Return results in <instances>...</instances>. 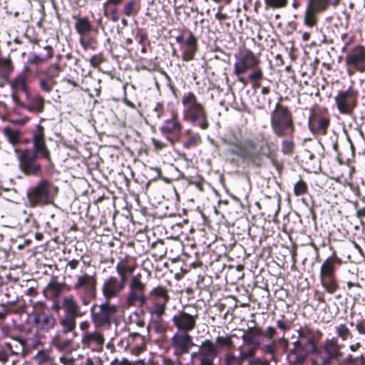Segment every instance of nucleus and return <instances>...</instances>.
<instances>
[{
    "mask_svg": "<svg viewBox=\"0 0 365 365\" xmlns=\"http://www.w3.org/2000/svg\"><path fill=\"white\" fill-rule=\"evenodd\" d=\"M354 326L359 334L365 335V319L357 321Z\"/></svg>",
    "mask_w": 365,
    "mask_h": 365,
    "instance_id": "603ef678",
    "label": "nucleus"
},
{
    "mask_svg": "<svg viewBox=\"0 0 365 365\" xmlns=\"http://www.w3.org/2000/svg\"><path fill=\"white\" fill-rule=\"evenodd\" d=\"M128 287L129 290L125 299L126 307H143L147 301L145 295L146 285L141 281L140 274L130 278Z\"/></svg>",
    "mask_w": 365,
    "mask_h": 365,
    "instance_id": "423d86ee",
    "label": "nucleus"
},
{
    "mask_svg": "<svg viewBox=\"0 0 365 365\" xmlns=\"http://www.w3.org/2000/svg\"><path fill=\"white\" fill-rule=\"evenodd\" d=\"M152 143H153V146L158 150H161L166 146V144L165 143H163L155 138H152Z\"/></svg>",
    "mask_w": 365,
    "mask_h": 365,
    "instance_id": "052dcab7",
    "label": "nucleus"
},
{
    "mask_svg": "<svg viewBox=\"0 0 365 365\" xmlns=\"http://www.w3.org/2000/svg\"><path fill=\"white\" fill-rule=\"evenodd\" d=\"M294 143L291 140H286L282 141V151L284 154H291L293 152Z\"/></svg>",
    "mask_w": 365,
    "mask_h": 365,
    "instance_id": "de8ad7c7",
    "label": "nucleus"
},
{
    "mask_svg": "<svg viewBox=\"0 0 365 365\" xmlns=\"http://www.w3.org/2000/svg\"><path fill=\"white\" fill-rule=\"evenodd\" d=\"M9 121L14 125H24L29 121V118L24 117L17 119H10Z\"/></svg>",
    "mask_w": 365,
    "mask_h": 365,
    "instance_id": "5fc2aeb1",
    "label": "nucleus"
},
{
    "mask_svg": "<svg viewBox=\"0 0 365 365\" xmlns=\"http://www.w3.org/2000/svg\"><path fill=\"white\" fill-rule=\"evenodd\" d=\"M80 43L85 50H94L97 46V42L94 38H85L83 36L80 38Z\"/></svg>",
    "mask_w": 365,
    "mask_h": 365,
    "instance_id": "58836bf2",
    "label": "nucleus"
},
{
    "mask_svg": "<svg viewBox=\"0 0 365 365\" xmlns=\"http://www.w3.org/2000/svg\"><path fill=\"white\" fill-rule=\"evenodd\" d=\"M12 69L13 66L10 59L0 58V77L9 75Z\"/></svg>",
    "mask_w": 365,
    "mask_h": 365,
    "instance_id": "f704fd0d",
    "label": "nucleus"
},
{
    "mask_svg": "<svg viewBox=\"0 0 365 365\" xmlns=\"http://www.w3.org/2000/svg\"><path fill=\"white\" fill-rule=\"evenodd\" d=\"M182 104L184 108L185 118L192 123H198L202 129L208 128L207 120V113L204 106L200 103L196 96L188 92L183 95L182 98Z\"/></svg>",
    "mask_w": 365,
    "mask_h": 365,
    "instance_id": "7ed1b4c3",
    "label": "nucleus"
},
{
    "mask_svg": "<svg viewBox=\"0 0 365 365\" xmlns=\"http://www.w3.org/2000/svg\"><path fill=\"white\" fill-rule=\"evenodd\" d=\"M240 354L239 356V359L241 361H242L248 358H250V359L252 358H254L253 356L255 354V351L252 348L247 351H242V347H240Z\"/></svg>",
    "mask_w": 365,
    "mask_h": 365,
    "instance_id": "09e8293b",
    "label": "nucleus"
},
{
    "mask_svg": "<svg viewBox=\"0 0 365 365\" xmlns=\"http://www.w3.org/2000/svg\"><path fill=\"white\" fill-rule=\"evenodd\" d=\"M287 0H264L266 8L279 9L287 5Z\"/></svg>",
    "mask_w": 365,
    "mask_h": 365,
    "instance_id": "79ce46f5",
    "label": "nucleus"
},
{
    "mask_svg": "<svg viewBox=\"0 0 365 365\" xmlns=\"http://www.w3.org/2000/svg\"><path fill=\"white\" fill-rule=\"evenodd\" d=\"M34 321L36 327L44 331H48L53 329L56 325V319L54 317L45 313L37 314Z\"/></svg>",
    "mask_w": 365,
    "mask_h": 365,
    "instance_id": "4be33fe9",
    "label": "nucleus"
},
{
    "mask_svg": "<svg viewBox=\"0 0 365 365\" xmlns=\"http://www.w3.org/2000/svg\"><path fill=\"white\" fill-rule=\"evenodd\" d=\"M234 73L240 76L245 74L249 69L257 67L260 60L252 51L244 48L235 55Z\"/></svg>",
    "mask_w": 365,
    "mask_h": 365,
    "instance_id": "6e6552de",
    "label": "nucleus"
},
{
    "mask_svg": "<svg viewBox=\"0 0 365 365\" xmlns=\"http://www.w3.org/2000/svg\"><path fill=\"white\" fill-rule=\"evenodd\" d=\"M8 349L14 354L22 353L26 346V341L20 336H12L11 341L6 344Z\"/></svg>",
    "mask_w": 365,
    "mask_h": 365,
    "instance_id": "393cba45",
    "label": "nucleus"
},
{
    "mask_svg": "<svg viewBox=\"0 0 365 365\" xmlns=\"http://www.w3.org/2000/svg\"><path fill=\"white\" fill-rule=\"evenodd\" d=\"M56 85V79H51L46 76L39 79V88L43 92L51 93Z\"/></svg>",
    "mask_w": 365,
    "mask_h": 365,
    "instance_id": "7c9ffc66",
    "label": "nucleus"
},
{
    "mask_svg": "<svg viewBox=\"0 0 365 365\" xmlns=\"http://www.w3.org/2000/svg\"><path fill=\"white\" fill-rule=\"evenodd\" d=\"M110 365H135V364L126 359H123L122 360H118L117 359H115L110 362Z\"/></svg>",
    "mask_w": 365,
    "mask_h": 365,
    "instance_id": "6e6d98bb",
    "label": "nucleus"
},
{
    "mask_svg": "<svg viewBox=\"0 0 365 365\" xmlns=\"http://www.w3.org/2000/svg\"><path fill=\"white\" fill-rule=\"evenodd\" d=\"M241 361L238 357L235 356L232 354H227L225 356V365H237Z\"/></svg>",
    "mask_w": 365,
    "mask_h": 365,
    "instance_id": "3c124183",
    "label": "nucleus"
},
{
    "mask_svg": "<svg viewBox=\"0 0 365 365\" xmlns=\"http://www.w3.org/2000/svg\"><path fill=\"white\" fill-rule=\"evenodd\" d=\"M250 365H269V362L267 361H262L259 358H252L250 359Z\"/></svg>",
    "mask_w": 365,
    "mask_h": 365,
    "instance_id": "13d9d810",
    "label": "nucleus"
},
{
    "mask_svg": "<svg viewBox=\"0 0 365 365\" xmlns=\"http://www.w3.org/2000/svg\"><path fill=\"white\" fill-rule=\"evenodd\" d=\"M164 114V106L162 103H158L150 112V115L158 120L160 119Z\"/></svg>",
    "mask_w": 365,
    "mask_h": 365,
    "instance_id": "37998d69",
    "label": "nucleus"
},
{
    "mask_svg": "<svg viewBox=\"0 0 365 365\" xmlns=\"http://www.w3.org/2000/svg\"><path fill=\"white\" fill-rule=\"evenodd\" d=\"M335 331L338 337L341 338L343 341L347 339V338L351 335L349 329L344 324H340L335 327Z\"/></svg>",
    "mask_w": 365,
    "mask_h": 365,
    "instance_id": "e433bc0d",
    "label": "nucleus"
},
{
    "mask_svg": "<svg viewBox=\"0 0 365 365\" xmlns=\"http://www.w3.org/2000/svg\"><path fill=\"white\" fill-rule=\"evenodd\" d=\"M31 142L33 143L31 150L35 151L47 161L51 162V153L46 143V135L42 125H37L36 130L33 133Z\"/></svg>",
    "mask_w": 365,
    "mask_h": 365,
    "instance_id": "2eb2a0df",
    "label": "nucleus"
},
{
    "mask_svg": "<svg viewBox=\"0 0 365 365\" xmlns=\"http://www.w3.org/2000/svg\"><path fill=\"white\" fill-rule=\"evenodd\" d=\"M62 307L65 309L67 315L74 317L81 316L80 306L72 295H67L63 298Z\"/></svg>",
    "mask_w": 365,
    "mask_h": 365,
    "instance_id": "5701e85b",
    "label": "nucleus"
},
{
    "mask_svg": "<svg viewBox=\"0 0 365 365\" xmlns=\"http://www.w3.org/2000/svg\"><path fill=\"white\" fill-rule=\"evenodd\" d=\"M40 73L44 75L47 78H51V79H56V77L59 76L60 73V68L56 64L51 65L46 70H42Z\"/></svg>",
    "mask_w": 365,
    "mask_h": 365,
    "instance_id": "c9c22d12",
    "label": "nucleus"
},
{
    "mask_svg": "<svg viewBox=\"0 0 365 365\" xmlns=\"http://www.w3.org/2000/svg\"><path fill=\"white\" fill-rule=\"evenodd\" d=\"M277 326L279 329H282V330H287L289 329V325L285 322H284L283 320H277Z\"/></svg>",
    "mask_w": 365,
    "mask_h": 365,
    "instance_id": "338daca9",
    "label": "nucleus"
},
{
    "mask_svg": "<svg viewBox=\"0 0 365 365\" xmlns=\"http://www.w3.org/2000/svg\"><path fill=\"white\" fill-rule=\"evenodd\" d=\"M184 51L182 54V60L183 61H190L193 58L195 51H196V47L194 46H185L184 47Z\"/></svg>",
    "mask_w": 365,
    "mask_h": 365,
    "instance_id": "c03bdc74",
    "label": "nucleus"
},
{
    "mask_svg": "<svg viewBox=\"0 0 365 365\" xmlns=\"http://www.w3.org/2000/svg\"><path fill=\"white\" fill-rule=\"evenodd\" d=\"M307 192V183L299 180H298L294 186V193L297 196H299L305 194Z\"/></svg>",
    "mask_w": 365,
    "mask_h": 365,
    "instance_id": "ea45409f",
    "label": "nucleus"
},
{
    "mask_svg": "<svg viewBox=\"0 0 365 365\" xmlns=\"http://www.w3.org/2000/svg\"><path fill=\"white\" fill-rule=\"evenodd\" d=\"M225 143L232 148L230 152L237 155L243 160L255 165H260L262 163V156L253 140L247 139L241 143L237 138H226Z\"/></svg>",
    "mask_w": 365,
    "mask_h": 365,
    "instance_id": "f03ea898",
    "label": "nucleus"
},
{
    "mask_svg": "<svg viewBox=\"0 0 365 365\" xmlns=\"http://www.w3.org/2000/svg\"><path fill=\"white\" fill-rule=\"evenodd\" d=\"M97 279L95 274L84 273L78 275L73 284V289L78 294L84 306L90 304L96 297Z\"/></svg>",
    "mask_w": 365,
    "mask_h": 365,
    "instance_id": "39448f33",
    "label": "nucleus"
},
{
    "mask_svg": "<svg viewBox=\"0 0 365 365\" xmlns=\"http://www.w3.org/2000/svg\"><path fill=\"white\" fill-rule=\"evenodd\" d=\"M276 333V329L273 327H268L264 331V336L268 339H272Z\"/></svg>",
    "mask_w": 365,
    "mask_h": 365,
    "instance_id": "4d7b16f0",
    "label": "nucleus"
},
{
    "mask_svg": "<svg viewBox=\"0 0 365 365\" xmlns=\"http://www.w3.org/2000/svg\"><path fill=\"white\" fill-rule=\"evenodd\" d=\"M335 271L334 261L331 258L327 259L320 268V282L329 294H334L339 287L335 277Z\"/></svg>",
    "mask_w": 365,
    "mask_h": 365,
    "instance_id": "9b49d317",
    "label": "nucleus"
},
{
    "mask_svg": "<svg viewBox=\"0 0 365 365\" xmlns=\"http://www.w3.org/2000/svg\"><path fill=\"white\" fill-rule=\"evenodd\" d=\"M219 354L218 349L210 340H205L199 346L197 352L192 354V357L196 356L200 360V365H214V360Z\"/></svg>",
    "mask_w": 365,
    "mask_h": 365,
    "instance_id": "4468645a",
    "label": "nucleus"
},
{
    "mask_svg": "<svg viewBox=\"0 0 365 365\" xmlns=\"http://www.w3.org/2000/svg\"><path fill=\"white\" fill-rule=\"evenodd\" d=\"M125 284L115 277L111 276L105 279L101 287V292L107 302L118 297L125 289Z\"/></svg>",
    "mask_w": 365,
    "mask_h": 365,
    "instance_id": "a211bd4d",
    "label": "nucleus"
},
{
    "mask_svg": "<svg viewBox=\"0 0 365 365\" xmlns=\"http://www.w3.org/2000/svg\"><path fill=\"white\" fill-rule=\"evenodd\" d=\"M39 155L31 149L21 150L18 155V160L21 172L29 176L38 175L42 170L41 165L37 162Z\"/></svg>",
    "mask_w": 365,
    "mask_h": 365,
    "instance_id": "0eeeda50",
    "label": "nucleus"
},
{
    "mask_svg": "<svg viewBox=\"0 0 365 365\" xmlns=\"http://www.w3.org/2000/svg\"><path fill=\"white\" fill-rule=\"evenodd\" d=\"M216 344L220 346L232 347L233 342L230 336H217L215 339Z\"/></svg>",
    "mask_w": 365,
    "mask_h": 365,
    "instance_id": "a18cd8bd",
    "label": "nucleus"
},
{
    "mask_svg": "<svg viewBox=\"0 0 365 365\" xmlns=\"http://www.w3.org/2000/svg\"><path fill=\"white\" fill-rule=\"evenodd\" d=\"M16 4L19 6L18 10L15 11L14 15L15 17H17L20 13L24 12L23 7L26 6L29 4V1L28 0H19L16 2Z\"/></svg>",
    "mask_w": 365,
    "mask_h": 365,
    "instance_id": "8fccbe9b",
    "label": "nucleus"
},
{
    "mask_svg": "<svg viewBox=\"0 0 365 365\" xmlns=\"http://www.w3.org/2000/svg\"><path fill=\"white\" fill-rule=\"evenodd\" d=\"M274 344H267L266 346H264V347L263 348L264 349V351L265 353H269V354H271L272 355V358L273 359H274Z\"/></svg>",
    "mask_w": 365,
    "mask_h": 365,
    "instance_id": "e2e57ef3",
    "label": "nucleus"
},
{
    "mask_svg": "<svg viewBox=\"0 0 365 365\" xmlns=\"http://www.w3.org/2000/svg\"><path fill=\"white\" fill-rule=\"evenodd\" d=\"M75 29L83 36L92 30V25L87 17L76 18Z\"/></svg>",
    "mask_w": 365,
    "mask_h": 365,
    "instance_id": "bb28decb",
    "label": "nucleus"
},
{
    "mask_svg": "<svg viewBox=\"0 0 365 365\" xmlns=\"http://www.w3.org/2000/svg\"><path fill=\"white\" fill-rule=\"evenodd\" d=\"M198 318L197 312H187L185 310L178 312L173 317V323L178 331L189 333L196 327Z\"/></svg>",
    "mask_w": 365,
    "mask_h": 365,
    "instance_id": "f8f14e48",
    "label": "nucleus"
},
{
    "mask_svg": "<svg viewBox=\"0 0 365 365\" xmlns=\"http://www.w3.org/2000/svg\"><path fill=\"white\" fill-rule=\"evenodd\" d=\"M329 125V120L323 117L314 118L311 123V126L313 129L321 134H325L327 133Z\"/></svg>",
    "mask_w": 365,
    "mask_h": 365,
    "instance_id": "c85d7f7f",
    "label": "nucleus"
},
{
    "mask_svg": "<svg viewBox=\"0 0 365 365\" xmlns=\"http://www.w3.org/2000/svg\"><path fill=\"white\" fill-rule=\"evenodd\" d=\"M182 129V125L179 121L176 115H173L172 118L165 120L160 128V132L166 136L167 139L174 143V140L170 136L178 137Z\"/></svg>",
    "mask_w": 365,
    "mask_h": 365,
    "instance_id": "aec40b11",
    "label": "nucleus"
},
{
    "mask_svg": "<svg viewBox=\"0 0 365 365\" xmlns=\"http://www.w3.org/2000/svg\"><path fill=\"white\" fill-rule=\"evenodd\" d=\"M330 4V0H307L308 6L317 11L323 12L326 11Z\"/></svg>",
    "mask_w": 365,
    "mask_h": 365,
    "instance_id": "473e14b6",
    "label": "nucleus"
},
{
    "mask_svg": "<svg viewBox=\"0 0 365 365\" xmlns=\"http://www.w3.org/2000/svg\"><path fill=\"white\" fill-rule=\"evenodd\" d=\"M193 345L192 336L189 333L178 331L170 339V346L178 356L187 353Z\"/></svg>",
    "mask_w": 365,
    "mask_h": 365,
    "instance_id": "dca6fc26",
    "label": "nucleus"
},
{
    "mask_svg": "<svg viewBox=\"0 0 365 365\" xmlns=\"http://www.w3.org/2000/svg\"><path fill=\"white\" fill-rule=\"evenodd\" d=\"M3 133L12 144H16L19 141L21 133L18 130H13L9 127H5L3 129Z\"/></svg>",
    "mask_w": 365,
    "mask_h": 365,
    "instance_id": "72a5a7b5",
    "label": "nucleus"
},
{
    "mask_svg": "<svg viewBox=\"0 0 365 365\" xmlns=\"http://www.w3.org/2000/svg\"><path fill=\"white\" fill-rule=\"evenodd\" d=\"M321 13L317 9H314L312 7L307 5V8L304 12V24L308 27H314L317 24V15Z\"/></svg>",
    "mask_w": 365,
    "mask_h": 365,
    "instance_id": "a878e982",
    "label": "nucleus"
},
{
    "mask_svg": "<svg viewBox=\"0 0 365 365\" xmlns=\"http://www.w3.org/2000/svg\"><path fill=\"white\" fill-rule=\"evenodd\" d=\"M197 140L198 138L192 137L190 138L187 141L185 142L183 145L185 148H190V146L195 145Z\"/></svg>",
    "mask_w": 365,
    "mask_h": 365,
    "instance_id": "774afa93",
    "label": "nucleus"
},
{
    "mask_svg": "<svg viewBox=\"0 0 365 365\" xmlns=\"http://www.w3.org/2000/svg\"><path fill=\"white\" fill-rule=\"evenodd\" d=\"M102 62V57L101 56H93L90 59V63L93 66H98Z\"/></svg>",
    "mask_w": 365,
    "mask_h": 365,
    "instance_id": "bf43d9fd",
    "label": "nucleus"
},
{
    "mask_svg": "<svg viewBox=\"0 0 365 365\" xmlns=\"http://www.w3.org/2000/svg\"><path fill=\"white\" fill-rule=\"evenodd\" d=\"M76 317L72 315H64L59 321L62 327V332L64 334L74 331L76 328Z\"/></svg>",
    "mask_w": 365,
    "mask_h": 365,
    "instance_id": "cd10ccee",
    "label": "nucleus"
},
{
    "mask_svg": "<svg viewBox=\"0 0 365 365\" xmlns=\"http://www.w3.org/2000/svg\"><path fill=\"white\" fill-rule=\"evenodd\" d=\"M104 336L100 330L86 332L82 334L81 344L83 347L92 349L93 351H100L104 344Z\"/></svg>",
    "mask_w": 365,
    "mask_h": 365,
    "instance_id": "6ab92c4d",
    "label": "nucleus"
},
{
    "mask_svg": "<svg viewBox=\"0 0 365 365\" xmlns=\"http://www.w3.org/2000/svg\"><path fill=\"white\" fill-rule=\"evenodd\" d=\"M342 348L343 345L339 344L337 337H332L326 340L323 346V350L329 360H340L344 355Z\"/></svg>",
    "mask_w": 365,
    "mask_h": 365,
    "instance_id": "412c9836",
    "label": "nucleus"
},
{
    "mask_svg": "<svg viewBox=\"0 0 365 365\" xmlns=\"http://www.w3.org/2000/svg\"><path fill=\"white\" fill-rule=\"evenodd\" d=\"M53 345L59 350H63L71 346V341L63 338L60 333H57L52 341Z\"/></svg>",
    "mask_w": 365,
    "mask_h": 365,
    "instance_id": "2f4dec72",
    "label": "nucleus"
},
{
    "mask_svg": "<svg viewBox=\"0 0 365 365\" xmlns=\"http://www.w3.org/2000/svg\"><path fill=\"white\" fill-rule=\"evenodd\" d=\"M136 3L135 1H130L125 4L123 8L124 14L129 16L132 15H135L138 12V9L135 7Z\"/></svg>",
    "mask_w": 365,
    "mask_h": 365,
    "instance_id": "a19ab883",
    "label": "nucleus"
},
{
    "mask_svg": "<svg viewBox=\"0 0 365 365\" xmlns=\"http://www.w3.org/2000/svg\"><path fill=\"white\" fill-rule=\"evenodd\" d=\"M48 288L51 291L55 298L59 297L63 289V284L56 281H51L48 284Z\"/></svg>",
    "mask_w": 365,
    "mask_h": 365,
    "instance_id": "4c0bfd02",
    "label": "nucleus"
},
{
    "mask_svg": "<svg viewBox=\"0 0 365 365\" xmlns=\"http://www.w3.org/2000/svg\"><path fill=\"white\" fill-rule=\"evenodd\" d=\"M150 297L154 300L153 312L158 316L163 315L170 299L168 289L164 287L158 286L152 289Z\"/></svg>",
    "mask_w": 365,
    "mask_h": 365,
    "instance_id": "f3484780",
    "label": "nucleus"
},
{
    "mask_svg": "<svg viewBox=\"0 0 365 365\" xmlns=\"http://www.w3.org/2000/svg\"><path fill=\"white\" fill-rule=\"evenodd\" d=\"M197 40L195 37L190 34L185 41V46H194L196 47Z\"/></svg>",
    "mask_w": 365,
    "mask_h": 365,
    "instance_id": "680f3d73",
    "label": "nucleus"
},
{
    "mask_svg": "<svg viewBox=\"0 0 365 365\" xmlns=\"http://www.w3.org/2000/svg\"><path fill=\"white\" fill-rule=\"evenodd\" d=\"M115 269L120 279V282L123 284H126L127 278L128 274H131L135 269V267L130 264L129 261L126 259H120L115 266Z\"/></svg>",
    "mask_w": 365,
    "mask_h": 365,
    "instance_id": "b1692460",
    "label": "nucleus"
},
{
    "mask_svg": "<svg viewBox=\"0 0 365 365\" xmlns=\"http://www.w3.org/2000/svg\"><path fill=\"white\" fill-rule=\"evenodd\" d=\"M358 91L352 87L338 92L334 101L338 110L341 114H351L357 105Z\"/></svg>",
    "mask_w": 365,
    "mask_h": 365,
    "instance_id": "9d476101",
    "label": "nucleus"
},
{
    "mask_svg": "<svg viewBox=\"0 0 365 365\" xmlns=\"http://www.w3.org/2000/svg\"><path fill=\"white\" fill-rule=\"evenodd\" d=\"M58 192L57 186L47 179H41L28 189L25 205L31 208L52 205Z\"/></svg>",
    "mask_w": 365,
    "mask_h": 365,
    "instance_id": "f257e3e1",
    "label": "nucleus"
},
{
    "mask_svg": "<svg viewBox=\"0 0 365 365\" xmlns=\"http://www.w3.org/2000/svg\"><path fill=\"white\" fill-rule=\"evenodd\" d=\"M30 61L33 63L38 64V63H43V61H45V58H43L36 54H33L31 56Z\"/></svg>",
    "mask_w": 365,
    "mask_h": 365,
    "instance_id": "0e129e2a",
    "label": "nucleus"
},
{
    "mask_svg": "<svg viewBox=\"0 0 365 365\" xmlns=\"http://www.w3.org/2000/svg\"><path fill=\"white\" fill-rule=\"evenodd\" d=\"M25 108L31 112L41 113L44 109V100L39 96H36L33 98L31 103L26 106Z\"/></svg>",
    "mask_w": 365,
    "mask_h": 365,
    "instance_id": "c756f323",
    "label": "nucleus"
},
{
    "mask_svg": "<svg viewBox=\"0 0 365 365\" xmlns=\"http://www.w3.org/2000/svg\"><path fill=\"white\" fill-rule=\"evenodd\" d=\"M96 305L91 309V319L96 328L107 326L110 327L111 322L115 319L118 308L116 305L111 304L108 302L102 304L99 307V311L95 312Z\"/></svg>",
    "mask_w": 365,
    "mask_h": 365,
    "instance_id": "1a4fd4ad",
    "label": "nucleus"
},
{
    "mask_svg": "<svg viewBox=\"0 0 365 365\" xmlns=\"http://www.w3.org/2000/svg\"><path fill=\"white\" fill-rule=\"evenodd\" d=\"M345 64L347 71L351 75L355 71H365V47L359 46L354 47L346 56Z\"/></svg>",
    "mask_w": 365,
    "mask_h": 365,
    "instance_id": "ddd939ff",
    "label": "nucleus"
},
{
    "mask_svg": "<svg viewBox=\"0 0 365 365\" xmlns=\"http://www.w3.org/2000/svg\"><path fill=\"white\" fill-rule=\"evenodd\" d=\"M271 126L274 134L283 137L294 132L292 118L287 108L277 103L271 115Z\"/></svg>",
    "mask_w": 365,
    "mask_h": 365,
    "instance_id": "20e7f679",
    "label": "nucleus"
},
{
    "mask_svg": "<svg viewBox=\"0 0 365 365\" xmlns=\"http://www.w3.org/2000/svg\"><path fill=\"white\" fill-rule=\"evenodd\" d=\"M79 327L81 330L83 331V333L90 332V331L88 330L90 327V323L88 321H83L81 322Z\"/></svg>",
    "mask_w": 365,
    "mask_h": 365,
    "instance_id": "69168bd1",
    "label": "nucleus"
},
{
    "mask_svg": "<svg viewBox=\"0 0 365 365\" xmlns=\"http://www.w3.org/2000/svg\"><path fill=\"white\" fill-rule=\"evenodd\" d=\"M252 72L249 75V79L252 82L259 81L263 76L262 70L258 67L252 68Z\"/></svg>",
    "mask_w": 365,
    "mask_h": 365,
    "instance_id": "49530a36",
    "label": "nucleus"
},
{
    "mask_svg": "<svg viewBox=\"0 0 365 365\" xmlns=\"http://www.w3.org/2000/svg\"><path fill=\"white\" fill-rule=\"evenodd\" d=\"M242 340L244 342V344L245 345H251L254 343V341L255 340V337L254 334H251L250 332L247 333V334H245L242 336Z\"/></svg>",
    "mask_w": 365,
    "mask_h": 365,
    "instance_id": "864d4df0",
    "label": "nucleus"
}]
</instances>
